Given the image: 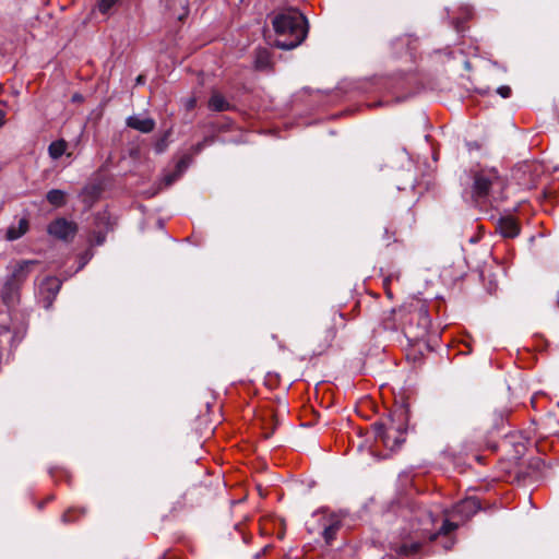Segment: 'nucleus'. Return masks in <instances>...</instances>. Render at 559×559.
I'll return each mask as SVG.
<instances>
[{"mask_svg": "<svg viewBox=\"0 0 559 559\" xmlns=\"http://www.w3.org/2000/svg\"><path fill=\"white\" fill-rule=\"evenodd\" d=\"M272 24L277 35L275 46L284 50H290L299 46L308 34V21L296 9H287L277 13Z\"/></svg>", "mask_w": 559, "mask_h": 559, "instance_id": "obj_1", "label": "nucleus"}, {"mask_svg": "<svg viewBox=\"0 0 559 559\" xmlns=\"http://www.w3.org/2000/svg\"><path fill=\"white\" fill-rule=\"evenodd\" d=\"M412 520L417 522V524H412V530L415 532H421L423 535L428 536L430 540L437 539L440 535H447L457 527L456 523L445 519L439 530L437 532H432V526L435 525L437 518L430 510H426L417 503L412 507Z\"/></svg>", "mask_w": 559, "mask_h": 559, "instance_id": "obj_2", "label": "nucleus"}, {"mask_svg": "<svg viewBox=\"0 0 559 559\" xmlns=\"http://www.w3.org/2000/svg\"><path fill=\"white\" fill-rule=\"evenodd\" d=\"M466 185H471V198L475 202L485 201L489 198L495 187H501V180L496 169H480L467 176Z\"/></svg>", "mask_w": 559, "mask_h": 559, "instance_id": "obj_3", "label": "nucleus"}, {"mask_svg": "<svg viewBox=\"0 0 559 559\" xmlns=\"http://www.w3.org/2000/svg\"><path fill=\"white\" fill-rule=\"evenodd\" d=\"M36 263L37 261L35 260H22L13 266L11 274L3 284L1 293L2 300L7 307H11L17 301L20 284L26 280L31 267Z\"/></svg>", "mask_w": 559, "mask_h": 559, "instance_id": "obj_4", "label": "nucleus"}, {"mask_svg": "<svg viewBox=\"0 0 559 559\" xmlns=\"http://www.w3.org/2000/svg\"><path fill=\"white\" fill-rule=\"evenodd\" d=\"M430 325L431 319L428 309L425 306H420L412 313L411 322L405 325V336L414 342L423 340L428 334Z\"/></svg>", "mask_w": 559, "mask_h": 559, "instance_id": "obj_5", "label": "nucleus"}, {"mask_svg": "<svg viewBox=\"0 0 559 559\" xmlns=\"http://www.w3.org/2000/svg\"><path fill=\"white\" fill-rule=\"evenodd\" d=\"M49 235L61 239L68 240L73 238L76 233V225L66 218H57L48 225Z\"/></svg>", "mask_w": 559, "mask_h": 559, "instance_id": "obj_6", "label": "nucleus"}, {"mask_svg": "<svg viewBox=\"0 0 559 559\" xmlns=\"http://www.w3.org/2000/svg\"><path fill=\"white\" fill-rule=\"evenodd\" d=\"M480 509L478 499L468 497L461 500L453 507L451 516L461 518L462 521L468 520Z\"/></svg>", "mask_w": 559, "mask_h": 559, "instance_id": "obj_7", "label": "nucleus"}, {"mask_svg": "<svg viewBox=\"0 0 559 559\" xmlns=\"http://www.w3.org/2000/svg\"><path fill=\"white\" fill-rule=\"evenodd\" d=\"M61 287V281L57 277H47L40 284V294L45 295L44 297V307L49 309L52 306L53 299L59 293Z\"/></svg>", "mask_w": 559, "mask_h": 559, "instance_id": "obj_8", "label": "nucleus"}, {"mask_svg": "<svg viewBox=\"0 0 559 559\" xmlns=\"http://www.w3.org/2000/svg\"><path fill=\"white\" fill-rule=\"evenodd\" d=\"M127 126L142 133H150L155 128V121L150 117L133 115L128 117Z\"/></svg>", "mask_w": 559, "mask_h": 559, "instance_id": "obj_9", "label": "nucleus"}, {"mask_svg": "<svg viewBox=\"0 0 559 559\" xmlns=\"http://www.w3.org/2000/svg\"><path fill=\"white\" fill-rule=\"evenodd\" d=\"M496 229L504 238H514L520 233V228L512 217L499 218Z\"/></svg>", "mask_w": 559, "mask_h": 559, "instance_id": "obj_10", "label": "nucleus"}, {"mask_svg": "<svg viewBox=\"0 0 559 559\" xmlns=\"http://www.w3.org/2000/svg\"><path fill=\"white\" fill-rule=\"evenodd\" d=\"M341 526V519L336 514H331L328 523L323 525V537L328 544H331L336 532Z\"/></svg>", "mask_w": 559, "mask_h": 559, "instance_id": "obj_11", "label": "nucleus"}, {"mask_svg": "<svg viewBox=\"0 0 559 559\" xmlns=\"http://www.w3.org/2000/svg\"><path fill=\"white\" fill-rule=\"evenodd\" d=\"M27 230H28V221H27V218L22 217V218L19 219V223H17L16 226L15 225H11L7 229L5 237H7V239L9 241L17 240L23 235H25Z\"/></svg>", "mask_w": 559, "mask_h": 559, "instance_id": "obj_12", "label": "nucleus"}, {"mask_svg": "<svg viewBox=\"0 0 559 559\" xmlns=\"http://www.w3.org/2000/svg\"><path fill=\"white\" fill-rule=\"evenodd\" d=\"M209 108L213 111L221 112L229 110L231 108V105L229 102L225 99V97L222 94L214 92L210 97Z\"/></svg>", "mask_w": 559, "mask_h": 559, "instance_id": "obj_13", "label": "nucleus"}, {"mask_svg": "<svg viewBox=\"0 0 559 559\" xmlns=\"http://www.w3.org/2000/svg\"><path fill=\"white\" fill-rule=\"evenodd\" d=\"M254 66L257 70H267L271 66V53L267 49L261 48L255 51Z\"/></svg>", "mask_w": 559, "mask_h": 559, "instance_id": "obj_14", "label": "nucleus"}, {"mask_svg": "<svg viewBox=\"0 0 559 559\" xmlns=\"http://www.w3.org/2000/svg\"><path fill=\"white\" fill-rule=\"evenodd\" d=\"M46 199L51 205L60 207L66 203V192L59 189H51L47 192Z\"/></svg>", "mask_w": 559, "mask_h": 559, "instance_id": "obj_15", "label": "nucleus"}, {"mask_svg": "<svg viewBox=\"0 0 559 559\" xmlns=\"http://www.w3.org/2000/svg\"><path fill=\"white\" fill-rule=\"evenodd\" d=\"M66 150L67 142L64 140L55 141L48 146V153L52 159L60 158L64 154Z\"/></svg>", "mask_w": 559, "mask_h": 559, "instance_id": "obj_16", "label": "nucleus"}, {"mask_svg": "<svg viewBox=\"0 0 559 559\" xmlns=\"http://www.w3.org/2000/svg\"><path fill=\"white\" fill-rule=\"evenodd\" d=\"M15 340V336L11 334L9 326L0 321V346L3 344H12Z\"/></svg>", "mask_w": 559, "mask_h": 559, "instance_id": "obj_17", "label": "nucleus"}, {"mask_svg": "<svg viewBox=\"0 0 559 559\" xmlns=\"http://www.w3.org/2000/svg\"><path fill=\"white\" fill-rule=\"evenodd\" d=\"M192 163V157L190 155H183L176 164L175 171L180 176L185 174V171L189 168Z\"/></svg>", "mask_w": 559, "mask_h": 559, "instance_id": "obj_18", "label": "nucleus"}, {"mask_svg": "<svg viewBox=\"0 0 559 559\" xmlns=\"http://www.w3.org/2000/svg\"><path fill=\"white\" fill-rule=\"evenodd\" d=\"M215 142V138L214 136H206L204 138L201 142H198L197 144H194L192 147H191V151L193 154H199L201 153L206 145H211Z\"/></svg>", "mask_w": 559, "mask_h": 559, "instance_id": "obj_19", "label": "nucleus"}, {"mask_svg": "<svg viewBox=\"0 0 559 559\" xmlns=\"http://www.w3.org/2000/svg\"><path fill=\"white\" fill-rule=\"evenodd\" d=\"M94 257V252L91 250V249H87L86 251H84L81 255H80V262H79V266L76 267V270L74 271V273L79 272L80 270H82L90 261L91 259Z\"/></svg>", "mask_w": 559, "mask_h": 559, "instance_id": "obj_20", "label": "nucleus"}, {"mask_svg": "<svg viewBox=\"0 0 559 559\" xmlns=\"http://www.w3.org/2000/svg\"><path fill=\"white\" fill-rule=\"evenodd\" d=\"M180 177H181V176H180L178 173H176V171L174 170V171H171V173H169V174H166V175L163 177V179H162V181H160L159 186L169 187V186H171L174 182H176Z\"/></svg>", "mask_w": 559, "mask_h": 559, "instance_id": "obj_21", "label": "nucleus"}, {"mask_svg": "<svg viewBox=\"0 0 559 559\" xmlns=\"http://www.w3.org/2000/svg\"><path fill=\"white\" fill-rule=\"evenodd\" d=\"M118 2V0H99L98 9L103 14H106Z\"/></svg>", "mask_w": 559, "mask_h": 559, "instance_id": "obj_22", "label": "nucleus"}, {"mask_svg": "<svg viewBox=\"0 0 559 559\" xmlns=\"http://www.w3.org/2000/svg\"><path fill=\"white\" fill-rule=\"evenodd\" d=\"M419 550V544L418 543H409V544H403L401 546V552L408 555V554H415Z\"/></svg>", "mask_w": 559, "mask_h": 559, "instance_id": "obj_23", "label": "nucleus"}, {"mask_svg": "<svg viewBox=\"0 0 559 559\" xmlns=\"http://www.w3.org/2000/svg\"><path fill=\"white\" fill-rule=\"evenodd\" d=\"M106 240V233L99 230L94 233L93 239L91 240L92 245L102 246Z\"/></svg>", "mask_w": 559, "mask_h": 559, "instance_id": "obj_24", "label": "nucleus"}, {"mask_svg": "<svg viewBox=\"0 0 559 559\" xmlns=\"http://www.w3.org/2000/svg\"><path fill=\"white\" fill-rule=\"evenodd\" d=\"M497 94L502 98H509L511 96V88L508 85H501L497 88Z\"/></svg>", "mask_w": 559, "mask_h": 559, "instance_id": "obj_25", "label": "nucleus"}, {"mask_svg": "<svg viewBox=\"0 0 559 559\" xmlns=\"http://www.w3.org/2000/svg\"><path fill=\"white\" fill-rule=\"evenodd\" d=\"M408 188L409 189H414L415 188V179H414L413 175H411V174L408 175L407 182L397 186L399 190H406Z\"/></svg>", "mask_w": 559, "mask_h": 559, "instance_id": "obj_26", "label": "nucleus"}, {"mask_svg": "<svg viewBox=\"0 0 559 559\" xmlns=\"http://www.w3.org/2000/svg\"><path fill=\"white\" fill-rule=\"evenodd\" d=\"M376 438L385 440L384 426L381 424H374Z\"/></svg>", "mask_w": 559, "mask_h": 559, "instance_id": "obj_27", "label": "nucleus"}, {"mask_svg": "<svg viewBox=\"0 0 559 559\" xmlns=\"http://www.w3.org/2000/svg\"><path fill=\"white\" fill-rule=\"evenodd\" d=\"M166 146H167L166 139H160L155 143L154 148L157 154H160L166 150Z\"/></svg>", "mask_w": 559, "mask_h": 559, "instance_id": "obj_28", "label": "nucleus"}, {"mask_svg": "<svg viewBox=\"0 0 559 559\" xmlns=\"http://www.w3.org/2000/svg\"><path fill=\"white\" fill-rule=\"evenodd\" d=\"M461 23H462L461 19H455L453 21L454 28L456 29L457 33L462 32Z\"/></svg>", "mask_w": 559, "mask_h": 559, "instance_id": "obj_29", "label": "nucleus"}, {"mask_svg": "<svg viewBox=\"0 0 559 559\" xmlns=\"http://www.w3.org/2000/svg\"><path fill=\"white\" fill-rule=\"evenodd\" d=\"M62 521L64 523H69L72 521V519L70 518V511L66 512L63 515H62Z\"/></svg>", "mask_w": 559, "mask_h": 559, "instance_id": "obj_30", "label": "nucleus"}, {"mask_svg": "<svg viewBox=\"0 0 559 559\" xmlns=\"http://www.w3.org/2000/svg\"><path fill=\"white\" fill-rule=\"evenodd\" d=\"M144 81H145V80H144V76H143V75H139V76L136 78V84H138V85L144 84Z\"/></svg>", "mask_w": 559, "mask_h": 559, "instance_id": "obj_31", "label": "nucleus"}, {"mask_svg": "<svg viewBox=\"0 0 559 559\" xmlns=\"http://www.w3.org/2000/svg\"><path fill=\"white\" fill-rule=\"evenodd\" d=\"M4 123V112L2 110H0V128L3 126Z\"/></svg>", "mask_w": 559, "mask_h": 559, "instance_id": "obj_32", "label": "nucleus"}, {"mask_svg": "<svg viewBox=\"0 0 559 559\" xmlns=\"http://www.w3.org/2000/svg\"><path fill=\"white\" fill-rule=\"evenodd\" d=\"M181 4H182V8L185 10V14H187V12H188V10H187L188 9V0H183V2Z\"/></svg>", "mask_w": 559, "mask_h": 559, "instance_id": "obj_33", "label": "nucleus"}, {"mask_svg": "<svg viewBox=\"0 0 559 559\" xmlns=\"http://www.w3.org/2000/svg\"><path fill=\"white\" fill-rule=\"evenodd\" d=\"M72 99H73V102H79L82 99V96L80 94H75V95H73Z\"/></svg>", "mask_w": 559, "mask_h": 559, "instance_id": "obj_34", "label": "nucleus"}, {"mask_svg": "<svg viewBox=\"0 0 559 559\" xmlns=\"http://www.w3.org/2000/svg\"><path fill=\"white\" fill-rule=\"evenodd\" d=\"M452 545H453V542H447V543L444 544V548H445V549H450V548L452 547Z\"/></svg>", "mask_w": 559, "mask_h": 559, "instance_id": "obj_35", "label": "nucleus"}, {"mask_svg": "<svg viewBox=\"0 0 559 559\" xmlns=\"http://www.w3.org/2000/svg\"><path fill=\"white\" fill-rule=\"evenodd\" d=\"M272 433H273V430L272 431H267V432L264 433V437L267 439V438H270L272 436Z\"/></svg>", "mask_w": 559, "mask_h": 559, "instance_id": "obj_36", "label": "nucleus"}, {"mask_svg": "<svg viewBox=\"0 0 559 559\" xmlns=\"http://www.w3.org/2000/svg\"><path fill=\"white\" fill-rule=\"evenodd\" d=\"M193 106H194V99H191V100L189 102V107H193Z\"/></svg>", "mask_w": 559, "mask_h": 559, "instance_id": "obj_37", "label": "nucleus"}, {"mask_svg": "<svg viewBox=\"0 0 559 559\" xmlns=\"http://www.w3.org/2000/svg\"><path fill=\"white\" fill-rule=\"evenodd\" d=\"M471 14V11L466 9L465 15L468 16Z\"/></svg>", "mask_w": 559, "mask_h": 559, "instance_id": "obj_38", "label": "nucleus"}]
</instances>
